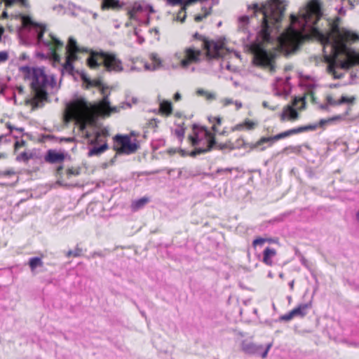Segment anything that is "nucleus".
<instances>
[{"mask_svg":"<svg viewBox=\"0 0 359 359\" xmlns=\"http://www.w3.org/2000/svg\"><path fill=\"white\" fill-rule=\"evenodd\" d=\"M280 24H259L258 34L262 40L266 43L276 42L279 46L289 51H296L302 43L309 39L311 33L323 44L337 48L347 41H356L359 36L349 31L341 28L339 24H327L328 28L320 30L314 25L316 24H301L299 29L294 24H289L284 29Z\"/></svg>","mask_w":359,"mask_h":359,"instance_id":"1","label":"nucleus"},{"mask_svg":"<svg viewBox=\"0 0 359 359\" xmlns=\"http://www.w3.org/2000/svg\"><path fill=\"white\" fill-rule=\"evenodd\" d=\"M288 5L287 0H266L248 4L246 15L240 18L241 22H282Z\"/></svg>","mask_w":359,"mask_h":359,"instance_id":"2","label":"nucleus"},{"mask_svg":"<svg viewBox=\"0 0 359 359\" xmlns=\"http://www.w3.org/2000/svg\"><path fill=\"white\" fill-rule=\"evenodd\" d=\"M20 37L27 43H36L40 47H44L48 54L52 57L59 59L57 52L63 47V43L50 34V40H45L43 34L46 31L45 24H20L17 27Z\"/></svg>","mask_w":359,"mask_h":359,"instance_id":"3","label":"nucleus"},{"mask_svg":"<svg viewBox=\"0 0 359 359\" xmlns=\"http://www.w3.org/2000/svg\"><path fill=\"white\" fill-rule=\"evenodd\" d=\"M302 20L304 22H318L326 20L327 22H340L339 15L333 18L328 17L325 13L322 0H309L299 9L297 13L290 15V22H299Z\"/></svg>","mask_w":359,"mask_h":359,"instance_id":"4","label":"nucleus"},{"mask_svg":"<svg viewBox=\"0 0 359 359\" xmlns=\"http://www.w3.org/2000/svg\"><path fill=\"white\" fill-rule=\"evenodd\" d=\"M192 130L194 134L189 137L192 146L195 147L189 154L191 157L210 151L217 144L215 135L206 127L194 124Z\"/></svg>","mask_w":359,"mask_h":359,"instance_id":"5","label":"nucleus"},{"mask_svg":"<svg viewBox=\"0 0 359 359\" xmlns=\"http://www.w3.org/2000/svg\"><path fill=\"white\" fill-rule=\"evenodd\" d=\"M20 69L27 79L32 80L31 88L33 90L39 94L47 95L45 88L49 83V79L43 69L23 66Z\"/></svg>","mask_w":359,"mask_h":359,"instance_id":"6","label":"nucleus"},{"mask_svg":"<svg viewBox=\"0 0 359 359\" xmlns=\"http://www.w3.org/2000/svg\"><path fill=\"white\" fill-rule=\"evenodd\" d=\"M114 140L117 146H114V147L116 154L111 160V163L114 162L117 154H132L135 153L140 148V145L136 140L132 142L131 138L127 135H116L114 136Z\"/></svg>","mask_w":359,"mask_h":359,"instance_id":"7","label":"nucleus"},{"mask_svg":"<svg viewBox=\"0 0 359 359\" xmlns=\"http://www.w3.org/2000/svg\"><path fill=\"white\" fill-rule=\"evenodd\" d=\"M297 134V129L292 128L288 130L282 132L279 134H277L274 136L271 137H263L259 140H258L256 143H246L243 139L241 138L237 140L238 145L236 147H240V142H242V147H249L250 148V150L258 148L259 147H262L265 143H269V145H271L273 142L276 141H278L279 140L290 137L293 135Z\"/></svg>","mask_w":359,"mask_h":359,"instance_id":"8","label":"nucleus"},{"mask_svg":"<svg viewBox=\"0 0 359 359\" xmlns=\"http://www.w3.org/2000/svg\"><path fill=\"white\" fill-rule=\"evenodd\" d=\"M271 346L272 343H269L264 348L263 345L255 344L248 339H243L240 343L241 350L245 354L259 355L262 358H266Z\"/></svg>","mask_w":359,"mask_h":359,"instance_id":"9","label":"nucleus"},{"mask_svg":"<svg viewBox=\"0 0 359 359\" xmlns=\"http://www.w3.org/2000/svg\"><path fill=\"white\" fill-rule=\"evenodd\" d=\"M206 48V55L210 60L224 58L229 53V49L224 43L215 41H207L204 43Z\"/></svg>","mask_w":359,"mask_h":359,"instance_id":"10","label":"nucleus"},{"mask_svg":"<svg viewBox=\"0 0 359 359\" xmlns=\"http://www.w3.org/2000/svg\"><path fill=\"white\" fill-rule=\"evenodd\" d=\"M81 80L88 84L90 86H95L99 88L102 95H103V98L100 102L101 107L103 110V113L107 111V109L111 107V104L109 100V93L106 94L105 89L108 87H104L103 83L100 81H92L86 73L81 74Z\"/></svg>","mask_w":359,"mask_h":359,"instance_id":"11","label":"nucleus"},{"mask_svg":"<svg viewBox=\"0 0 359 359\" xmlns=\"http://www.w3.org/2000/svg\"><path fill=\"white\" fill-rule=\"evenodd\" d=\"M81 80L88 84L90 86H95L99 88L102 95H103V98L100 102L101 107L103 110V113L107 111V109L111 107V104L109 100V93L106 94L105 89L108 87H104L103 83L100 81H92L86 73L81 74Z\"/></svg>","mask_w":359,"mask_h":359,"instance_id":"12","label":"nucleus"},{"mask_svg":"<svg viewBox=\"0 0 359 359\" xmlns=\"http://www.w3.org/2000/svg\"><path fill=\"white\" fill-rule=\"evenodd\" d=\"M100 59L108 71H116L121 72L123 70L122 63L120 60L116 58L115 55L112 53H108L103 51L99 53Z\"/></svg>","mask_w":359,"mask_h":359,"instance_id":"13","label":"nucleus"},{"mask_svg":"<svg viewBox=\"0 0 359 359\" xmlns=\"http://www.w3.org/2000/svg\"><path fill=\"white\" fill-rule=\"evenodd\" d=\"M67 108L73 116L81 118L87 111L88 103L83 98L77 99L68 104Z\"/></svg>","mask_w":359,"mask_h":359,"instance_id":"14","label":"nucleus"},{"mask_svg":"<svg viewBox=\"0 0 359 359\" xmlns=\"http://www.w3.org/2000/svg\"><path fill=\"white\" fill-rule=\"evenodd\" d=\"M147 4L143 1L133 2L127 8V16L131 21L138 20V16L142 13H145Z\"/></svg>","mask_w":359,"mask_h":359,"instance_id":"15","label":"nucleus"},{"mask_svg":"<svg viewBox=\"0 0 359 359\" xmlns=\"http://www.w3.org/2000/svg\"><path fill=\"white\" fill-rule=\"evenodd\" d=\"M186 58L181 60V66L183 68H187L191 62H198L201 60L202 52L193 47L185 49Z\"/></svg>","mask_w":359,"mask_h":359,"instance_id":"16","label":"nucleus"},{"mask_svg":"<svg viewBox=\"0 0 359 359\" xmlns=\"http://www.w3.org/2000/svg\"><path fill=\"white\" fill-rule=\"evenodd\" d=\"M67 156H69L67 153L48 149L44 156V161L50 164L61 163Z\"/></svg>","mask_w":359,"mask_h":359,"instance_id":"17","label":"nucleus"},{"mask_svg":"<svg viewBox=\"0 0 359 359\" xmlns=\"http://www.w3.org/2000/svg\"><path fill=\"white\" fill-rule=\"evenodd\" d=\"M254 55L257 60L262 64L268 65L271 62V53L261 45L257 46L254 49Z\"/></svg>","mask_w":359,"mask_h":359,"instance_id":"18","label":"nucleus"},{"mask_svg":"<svg viewBox=\"0 0 359 359\" xmlns=\"http://www.w3.org/2000/svg\"><path fill=\"white\" fill-rule=\"evenodd\" d=\"M67 56H72L77 57L76 53L79 52L88 53L87 48H81L78 46L76 40L73 37H69L67 45L65 48Z\"/></svg>","mask_w":359,"mask_h":359,"instance_id":"19","label":"nucleus"},{"mask_svg":"<svg viewBox=\"0 0 359 359\" xmlns=\"http://www.w3.org/2000/svg\"><path fill=\"white\" fill-rule=\"evenodd\" d=\"M123 2L119 0H102L100 8L102 11H119L123 9Z\"/></svg>","mask_w":359,"mask_h":359,"instance_id":"20","label":"nucleus"},{"mask_svg":"<svg viewBox=\"0 0 359 359\" xmlns=\"http://www.w3.org/2000/svg\"><path fill=\"white\" fill-rule=\"evenodd\" d=\"M77 57L72 56H67L65 64L62 65V74L67 72L69 74L74 76L75 73L79 74L81 77V74L84 73L83 71L75 70L74 67L72 64V61L76 60Z\"/></svg>","mask_w":359,"mask_h":359,"instance_id":"21","label":"nucleus"},{"mask_svg":"<svg viewBox=\"0 0 359 359\" xmlns=\"http://www.w3.org/2000/svg\"><path fill=\"white\" fill-rule=\"evenodd\" d=\"M312 307V302L310 301L305 304H301L297 307L292 310L294 317H304L307 313L308 311Z\"/></svg>","mask_w":359,"mask_h":359,"instance_id":"22","label":"nucleus"},{"mask_svg":"<svg viewBox=\"0 0 359 359\" xmlns=\"http://www.w3.org/2000/svg\"><path fill=\"white\" fill-rule=\"evenodd\" d=\"M145 13L147 15L146 22H151L153 21L160 20V13L158 11L154 9V6L150 4H147Z\"/></svg>","mask_w":359,"mask_h":359,"instance_id":"23","label":"nucleus"},{"mask_svg":"<svg viewBox=\"0 0 359 359\" xmlns=\"http://www.w3.org/2000/svg\"><path fill=\"white\" fill-rule=\"evenodd\" d=\"M276 255L275 249L267 247L263 252L262 262L268 266H272V258Z\"/></svg>","mask_w":359,"mask_h":359,"instance_id":"24","label":"nucleus"},{"mask_svg":"<svg viewBox=\"0 0 359 359\" xmlns=\"http://www.w3.org/2000/svg\"><path fill=\"white\" fill-rule=\"evenodd\" d=\"M349 109L350 107H348L343 114L334 116L326 119H320V125L326 126L328 124H332L336 121H340L345 119L346 116L348 114Z\"/></svg>","mask_w":359,"mask_h":359,"instance_id":"25","label":"nucleus"},{"mask_svg":"<svg viewBox=\"0 0 359 359\" xmlns=\"http://www.w3.org/2000/svg\"><path fill=\"white\" fill-rule=\"evenodd\" d=\"M318 128H325V126L320 125V120L319 121L318 123L309 124V125L303 126H299L298 128H296V129H297V134H299V133L307 132L309 130H315Z\"/></svg>","mask_w":359,"mask_h":359,"instance_id":"26","label":"nucleus"},{"mask_svg":"<svg viewBox=\"0 0 359 359\" xmlns=\"http://www.w3.org/2000/svg\"><path fill=\"white\" fill-rule=\"evenodd\" d=\"M109 148L107 143L93 147L88 151V156H99Z\"/></svg>","mask_w":359,"mask_h":359,"instance_id":"27","label":"nucleus"},{"mask_svg":"<svg viewBox=\"0 0 359 359\" xmlns=\"http://www.w3.org/2000/svg\"><path fill=\"white\" fill-rule=\"evenodd\" d=\"M160 110L161 111L167 115L169 116L172 112V106L170 101L168 100H163L160 103Z\"/></svg>","mask_w":359,"mask_h":359,"instance_id":"28","label":"nucleus"},{"mask_svg":"<svg viewBox=\"0 0 359 359\" xmlns=\"http://www.w3.org/2000/svg\"><path fill=\"white\" fill-rule=\"evenodd\" d=\"M36 157L35 153L29 152L27 153L26 151L22 152L16 157L17 161H23L27 163L29 160L33 159Z\"/></svg>","mask_w":359,"mask_h":359,"instance_id":"29","label":"nucleus"},{"mask_svg":"<svg viewBox=\"0 0 359 359\" xmlns=\"http://www.w3.org/2000/svg\"><path fill=\"white\" fill-rule=\"evenodd\" d=\"M149 201V198L147 197H142L138 200L135 201L132 203L133 210H139L143 208Z\"/></svg>","mask_w":359,"mask_h":359,"instance_id":"30","label":"nucleus"},{"mask_svg":"<svg viewBox=\"0 0 359 359\" xmlns=\"http://www.w3.org/2000/svg\"><path fill=\"white\" fill-rule=\"evenodd\" d=\"M285 107L287 113L288 120L294 121L298 119L299 113L293 107L290 105H287Z\"/></svg>","mask_w":359,"mask_h":359,"instance_id":"31","label":"nucleus"},{"mask_svg":"<svg viewBox=\"0 0 359 359\" xmlns=\"http://www.w3.org/2000/svg\"><path fill=\"white\" fill-rule=\"evenodd\" d=\"M43 262L41 258L38 257H32L29 260V266L32 271H34L36 268L41 266Z\"/></svg>","mask_w":359,"mask_h":359,"instance_id":"32","label":"nucleus"},{"mask_svg":"<svg viewBox=\"0 0 359 359\" xmlns=\"http://www.w3.org/2000/svg\"><path fill=\"white\" fill-rule=\"evenodd\" d=\"M212 12V8H202V13H198L194 16V20L196 21H201L205 18H206L208 15H209Z\"/></svg>","mask_w":359,"mask_h":359,"instance_id":"33","label":"nucleus"},{"mask_svg":"<svg viewBox=\"0 0 359 359\" xmlns=\"http://www.w3.org/2000/svg\"><path fill=\"white\" fill-rule=\"evenodd\" d=\"M217 149L219 150H224L226 149H229L230 150H233L236 148V147L233 145V144L231 141H228L224 144H218L217 142V144L215 146Z\"/></svg>","mask_w":359,"mask_h":359,"instance_id":"34","label":"nucleus"},{"mask_svg":"<svg viewBox=\"0 0 359 359\" xmlns=\"http://www.w3.org/2000/svg\"><path fill=\"white\" fill-rule=\"evenodd\" d=\"M87 63L88 65L91 68H97L99 67L101 64V62H99L97 60V58L91 55L88 59H87Z\"/></svg>","mask_w":359,"mask_h":359,"instance_id":"35","label":"nucleus"},{"mask_svg":"<svg viewBox=\"0 0 359 359\" xmlns=\"http://www.w3.org/2000/svg\"><path fill=\"white\" fill-rule=\"evenodd\" d=\"M354 101V97H348L346 95H342L341 98L339 100H337V104L338 105H341L343 104H353Z\"/></svg>","mask_w":359,"mask_h":359,"instance_id":"36","label":"nucleus"},{"mask_svg":"<svg viewBox=\"0 0 359 359\" xmlns=\"http://www.w3.org/2000/svg\"><path fill=\"white\" fill-rule=\"evenodd\" d=\"M150 59L154 62L153 65H156V66L158 68L161 66V60L158 57L156 53H151L150 55Z\"/></svg>","mask_w":359,"mask_h":359,"instance_id":"37","label":"nucleus"},{"mask_svg":"<svg viewBox=\"0 0 359 359\" xmlns=\"http://www.w3.org/2000/svg\"><path fill=\"white\" fill-rule=\"evenodd\" d=\"M82 250L79 248H76L74 250H69L67 253V257H69L73 256L74 257H79L81 255Z\"/></svg>","mask_w":359,"mask_h":359,"instance_id":"38","label":"nucleus"},{"mask_svg":"<svg viewBox=\"0 0 359 359\" xmlns=\"http://www.w3.org/2000/svg\"><path fill=\"white\" fill-rule=\"evenodd\" d=\"M120 108H123V106H121ZM119 111V107H109L107 111L104 112V116H109L111 113H116Z\"/></svg>","mask_w":359,"mask_h":359,"instance_id":"39","label":"nucleus"},{"mask_svg":"<svg viewBox=\"0 0 359 359\" xmlns=\"http://www.w3.org/2000/svg\"><path fill=\"white\" fill-rule=\"evenodd\" d=\"M16 0H0V8L4 6L6 8L11 7Z\"/></svg>","mask_w":359,"mask_h":359,"instance_id":"40","label":"nucleus"},{"mask_svg":"<svg viewBox=\"0 0 359 359\" xmlns=\"http://www.w3.org/2000/svg\"><path fill=\"white\" fill-rule=\"evenodd\" d=\"M67 175L68 176H71V175H74V176H78L80 175V168H69L67 170Z\"/></svg>","mask_w":359,"mask_h":359,"instance_id":"41","label":"nucleus"},{"mask_svg":"<svg viewBox=\"0 0 359 359\" xmlns=\"http://www.w3.org/2000/svg\"><path fill=\"white\" fill-rule=\"evenodd\" d=\"M21 20V22L23 23H29V22H34L32 20V18L28 15H19V18Z\"/></svg>","mask_w":359,"mask_h":359,"instance_id":"42","label":"nucleus"},{"mask_svg":"<svg viewBox=\"0 0 359 359\" xmlns=\"http://www.w3.org/2000/svg\"><path fill=\"white\" fill-rule=\"evenodd\" d=\"M293 318H294V316H293L292 312L291 311L288 313H286L285 315L281 316L279 318V320L280 321H289V320H292Z\"/></svg>","mask_w":359,"mask_h":359,"instance_id":"43","label":"nucleus"},{"mask_svg":"<svg viewBox=\"0 0 359 359\" xmlns=\"http://www.w3.org/2000/svg\"><path fill=\"white\" fill-rule=\"evenodd\" d=\"M244 125V127L247 128L248 130H252L255 128V126L257 125L256 123L250 121V120H245L244 123H243Z\"/></svg>","mask_w":359,"mask_h":359,"instance_id":"44","label":"nucleus"},{"mask_svg":"<svg viewBox=\"0 0 359 359\" xmlns=\"http://www.w3.org/2000/svg\"><path fill=\"white\" fill-rule=\"evenodd\" d=\"M265 242H266V238L259 237L253 241L252 245L256 247L257 245H262Z\"/></svg>","mask_w":359,"mask_h":359,"instance_id":"45","label":"nucleus"},{"mask_svg":"<svg viewBox=\"0 0 359 359\" xmlns=\"http://www.w3.org/2000/svg\"><path fill=\"white\" fill-rule=\"evenodd\" d=\"M326 102L330 106H337V100H335L331 95H327L326 97Z\"/></svg>","mask_w":359,"mask_h":359,"instance_id":"46","label":"nucleus"},{"mask_svg":"<svg viewBox=\"0 0 359 359\" xmlns=\"http://www.w3.org/2000/svg\"><path fill=\"white\" fill-rule=\"evenodd\" d=\"M108 135H109L108 130L104 129V130H102L101 132L97 131L95 133V139L97 141L101 136L107 137Z\"/></svg>","mask_w":359,"mask_h":359,"instance_id":"47","label":"nucleus"},{"mask_svg":"<svg viewBox=\"0 0 359 359\" xmlns=\"http://www.w3.org/2000/svg\"><path fill=\"white\" fill-rule=\"evenodd\" d=\"M184 132H185V128H182L180 129H176L175 131V133L179 139L182 140L184 135Z\"/></svg>","mask_w":359,"mask_h":359,"instance_id":"48","label":"nucleus"},{"mask_svg":"<svg viewBox=\"0 0 359 359\" xmlns=\"http://www.w3.org/2000/svg\"><path fill=\"white\" fill-rule=\"evenodd\" d=\"M279 117L282 122L288 120V116L285 107L284 108L283 111L280 114H279Z\"/></svg>","mask_w":359,"mask_h":359,"instance_id":"49","label":"nucleus"},{"mask_svg":"<svg viewBox=\"0 0 359 359\" xmlns=\"http://www.w3.org/2000/svg\"><path fill=\"white\" fill-rule=\"evenodd\" d=\"M8 58V54L6 51L0 52V62H6Z\"/></svg>","mask_w":359,"mask_h":359,"instance_id":"50","label":"nucleus"},{"mask_svg":"<svg viewBox=\"0 0 359 359\" xmlns=\"http://www.w3.org/2000/svg\"><path fill=\"white\" fill-rule=\"evenodd\" d=\"M144 68L147 70H151V71H154L158 69V67L156 66V65L148 64V63H146L144 65Z\"/></svg>","mask_w":359,"mask_h":359,"instance_id":"51","label":"nucleus"},{"mask_svg":"<svg viewBox=\"0 0 359 359\" xmlns=\"http://www.w3.org/2000/svg\"><path fill=\"white\" fill-rule=\"evenodd\" d=\"M7 127L9 128L10 131L12 132L13 130L22 133L24 131L23 128H16L15 126H12L11 124H7Z\"/></svg>","mask_w":359,"mask_h":359,"instance_id":"52","label":"nucleus"},{"mask_svg":"<svg viewBox=\"0 0 359 359\" xmlns=\"http://www.w3.org/2000/svg\"><path fill=\"white\" fill-rule=\"evenodd\" d=\"M210 122L213 123L215 121V123L217 125H220L222 123V118L220 117H210L209 118Z\"/></svg>","mask_w":359,"mask_h":359,"instance_id":"53","label":"nucleus"},{"mask_svg":"<svg viewBox=\"0 0 359 359\" xmlns=\"http://www.w3.org/2000/svg\"><path fill=\"white\" fill-rule=\"evenodd\" d=\"M306 88L310 91L309 93L311 95V97L313 98V89L315 88V84H313V83H309V84L306 85Z\"/></svg>","mask_w":359,"mask_h":359,"instance_id":"54","label":"nucleus"},{"mask_svg":"<svg viewBox=\"0 0 359 359\" xmlns=\"http://www.w3.org/2000/svg\"><path fill=\"white\" fill-rule=\"evenodd\" d=\"M232 168H218L216 171V173H222V172H231Z\"/></svg>","mask_w":359,"mask_h":359,"instance_id":"55","label":"nucleus"},{"mask_svg":"<svg viewBox=\"0 0 359 359\" xmlns=\"http://www.w3.org/2000/svg\"><path fill=\"white\" fill-rule=\"evenodd\" d=\"M157 120L156 118H152L149 122V126L151 128H156L157 127Z\"/></svg>","mask_w":359,"mask_h":359,"instance_id":"56","label":"nucleus"},{"mask_svg":"<svg viewBox=\"0 0 359 359\" xmlns=\"http://www.w3.org/2000/svg\"><path fill=\"white\" fill-rule=\"evenodd\" d=\"M244 128L243 123H239L231 128L232 131L241 130Z\"/></svg>","mask_w":359,"mask_h":359,"instance_id":"57","label":"nucleus"},{"mask_svg":"<svg viewBox=\"0 0 359 359\" xmlns=\"http://www.w3.org/2000/svg\"><path fill=\"white\" fill-rule=\"evenodd\" d=\"M60 142H72L75 141L74 137H62L60 140Z\"/></svg>","mask_w":359,"mask_h":359,"instance_id":"58","label":"nucleus"},{"mask_svg":"<svg viewBox=\"0 0 359 359\" xmlns=\"http://www.w3.org/2000/svg\"><path fill=\"white\" fill-rule=\"evenodd\" d=\"M196 93L198 95L206 96V94H208V91H206L202 88H199L197 90Z\"/></svg>","mask_w":359,"mask_h":359,"instance_id":"59","label":"nucleus"},{"mask_svg":"<svg viewBox=\"0 0 359 359\" xmlns=\"http://www.w3.org/2000/svg\"><path fill=\"white\" fill-rule=\"evenodd\" d=\"M206 99L208 100H215L216 99V95L215 93H208V94H206Z\"/></svg>","mask_w":359,"mask_h":359,"instance_id":"60","label":"nucleus"},{"mask_svg":"<svg viewBox=\"0 0 359 359\" xmlns=\"http://www.w3.org/2000/svg\"><path fill=\"white\" fill-rule=\"evenodd\" d=\"M300 261L302 265L305 267H308V261L303 255H301Z\"/></svg>","mask_w":359,"mask_h":359,"instance_id":"61","label":"nucleus"},{"mask_svg":"<svg viewBox=\"0 0 359 359\" xmlns=\"http://www.w3.org/2000/svg\"><path fill=\"white\" fill-rule=\"evenodd\" d=\"M262 106H263L264 108H269V109H271V110H272V111L276 110V108H277V107H269V104H268V102H267L266 101H264V102H262Z\"/></svg>","mask_w":359,"mask_h":359,"instance_id":"62","label":"nucleus"},{"mask_svg":"<svg viewBox=\"0 0 359 359\" xmlns=\"http://www.w3.org/2000/svg\"><path fill=\"white\" fill-rule=\"evenodd\" d=\"M25 143H26V142L25 140H22L20 142H16L15 143V149H17L18 147H20L25 146Z\"/></svg>","mask_w":359,"mask_h":359,"instance_id":"63","label":"nucleus"},{"mask_svg":"<svg viewBox=\"0 0 359 359\" xmlns=\"http://www.w3.org/2000/svg\"><path fill=\"white\" fill-rule=\"evenodd\" d=\"M232 103H233V101L232 99L226 98L224 100V106H227Z\"/></svg>","mask_w":359,"mask_h":359,"instance_id":"64","label":"nucleus"}]
</instances>
